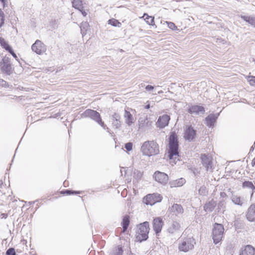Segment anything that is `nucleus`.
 <instances>
[{
	"mask_svg": "<svg viewBox=\"0 0 255 255\" xmlns=\"http://www.w3.org/2000/svg\"><path fill=\"white\" fill-rule=\"evenodd\" d=\"M205 112V109L203 106L198 105H193L189 107L188 112L190 114H195L199 115V114H203Z\"/></svg>",
	"mask_w": 255,
	"mask_h": 255,
	"instance_id": "obj_17",
	"label": "nucleus"
},
{
	"mask_svg": "<svg viewBox=\"0 0 255 255\" xmlns=\"http://www.w3.org/2000/svg\"><path fill=\"white\" fill-rule=\"evenodd\" d=\"M231 199L234 204L241 207L243 206L246 203L245 200L243 198L238 196L237 195L232 194L231 197Z\"/></svg>",
	"mask_w": 255,
	"mask_h": 255,
	"instance_id": "obj_20",
	"label": "nucleus"
},
{
	"mask_svg": "<svg viewBox=\"0 0 255 255\" xmlns=\"http://www.w3.org/2000/svg\"><path fill=\"white\" fill-rule=\"evenodd\" d=\"M196 135V130L194 129L192 126H188L184 133V138L189 141H191L193 140Z\"/></svg>",
	"mask_w": 255,
	"mask_h": 255,
	"instance_id": "obj_12",
	"label": "nucleus"
},
{
	"mask_svg": "<svg viewBox=\"0 0 255 255\" xmlns=\"http://www.w3.org/2000/svg\"><path fill=\"white\" fill-rule=\"evenodd\" d=\"M201 159L203 165L206 168V170H212L213 158L209 154H201Z\"/></svg>",
	"mask_w": 255,
	"mask_h": 255,
	"instance_id": "obj_10",
	"label": "nucleus"
},
{
	"mask_svg": "<svg viewBox=\"0 0 255 255\" xmlns=\"http://www.w3.org/2000/svg\"><path fill=\"white\" fill-rule=\"evenodd\" d=\"M178 141L177 135L172 132L169 138L168 156L170 159L173 158L174 156H178Z\"/></svg>",
	"mask_w": 255,
	"mask_h": 255,
	"instance_id": "obj_2",
	"label": "nucleus"
},
{
	"mask_svg": "<svg viewBox=\"0 0 255 255\" xmlns=\"http://www.w3.org/2000/svg\"><path fill=\"white\" fill-rule=\"evenodd\" d=\"M163 225V222L161 218H156L153 221V228L156 234L159 233Z\"/></svg>",
	"mask_w": 255,
	"mask_h": 255,
	"instance_id": "obj_14",
	"label": "nucleus"
},
{
	"mask_svg": "<svg viewBox=\"0 0 255 255\" xmlns=\"http://www.w3.org/2000/svg\"><path fill=\"white\" fill-rule=\"evenodd\" d=\"M145 109H148L150 108V105L149 104H147L146 105V106H145Z\"/></svg>",
	"mask_w": 255,
	"mask_h": 255,
	"instance_id": "obj_51",
	"label": "nucleus"
},
{
	"mask_svg": "<svg viewBox=\"0 0 255 255\" xmlns=\"http://www.w3.org/2000/svg\"><path fill=\"white\" fill-rule=\"evenodd\" d=\"M146 91H150L154 89V87L151 85H147L145 87Z\"/></svg>",
	"mask_w": 255,
	"mask_h": 255,
	"instance_id": "obj_47",
	"label": "nucleus"
},
{
	"mask_svg": "<svg viewBox=\"0 0 255 255\" xmlns=\"http://www.w3.org/2000/svg\"><path fill=\"white\" fill-rule=\"evenodd\" d=\"M79 10L81 12L82 15L84 16H86L87 15V12L84 10L83 9V8H81L80 10Z\"/></svg>",
	"mask_w": 255,
	"mask_h": 255,
	"instance_id": "obj_48",
	"label": "nucleus"
},
{
	"mask_svg": "<svg viewBox=\"0 0 255 255\" xmlns=\"http://www.w3.org/2000/svg\"><path fill=\"white\" fill-rule=\"evenodd\" d=\"M186 182L185 179L181 178L170 182L171 187H180Z\"/></svg>",
	"mask_w": 255,
	"mask_h": 255,
	"instance_id": "obj_26",
	"label": "nucleus"
},
{
	"mask_svg": "<svg viewBox=\"0 0 255 255\" xmlns=\"http://www.w3.org/2000/svg\"><path fill=\"white\" fill-rule=\"evenodd\" d=\"M220 196H221L222 198H225V197H227V194H226V193L225 192H221L220 193Z\"/></svg>",
	"mask_w": 255,
	"mask_h": 255,
	"instance_id": "obj_49",
	"label": "nucleus"
},
{
	"mask_svg": "<svg viewBox=\"0 0 255 255\" xmlns=\"http://www.w3.org/2000/svg\"><path fill=\"white\" fill-rule=\"evenodd\" d=\"M168 27L172 29V30H175L177 29V26L175 25V24L172 22H167Z\"/></svg>",
	"mask_w": 255,
	"mask_h": 255,
	"instance_id": "obj_41",
	"label": "nucleus"
},
{
	"mask_svg": "<svg viewBox=\"0 0 255 255\" xmlns=\"http://www.w3.org/2000/svg\"><path fill=\"white\" fill-rule=\"evenodd\" d=\"M195 242L192 237L184 239L179 245L178 249L180 251L187 252L193 249Z\"/></svg>",
	"mask_w": 255,
	"mask_h": 255,
	"instance_id": "obj_7",
	"label": "nucleus"
},
{
	"mask_svg": "<svg viewBox=\"0 0 255 255\" xmlns=\"http://www.w3.org/2000/svg\"><path fill=\"white\" fill-rule=\"evenodd\" d=\"M218 115L211 114L205 118V124L207 126L211 128L213 127L214 124L218 119Z\"/></svg>",
	"mask_w": 255,
	"mask_h": 255,
	"instance_id": "obj_19",
	"label": "nucleus"
},
{
	"mask_svg": "<svg viewBox=\"0 0 255 255\" xmlns=\"http://www.w3.org/2000/svg\"><path fill=\"white\" fill-rule=\"evenodd\" d=\"M246 217L249 222L255 221V203H253L249 206L246 212Z\"/></svg>",
	"mask_w": 255,
	"mask_h": 255,
	"instance_id": "obj_13",
	"label": "nucleus"
},
{
	"mask_svg": "<svg viewBox=\"0 0 255 255\" xmlns=\"http://www.w3.org/2000/svg\"><path fill=\"white\" fill-rule=\"evenodd\" d=\"M140 150L143 155L148 156L157 155L159 153V145L154 140L144 142Z\"/></svg>",
	"mask_w": 255,
	"mask_h": 255,
	"instance_id": "obj_1",
	"label": "nucleus"
},
{
	"mask_svg": "<svg viewBox=\"0 0 255 255\" xmlns=\"http://www.w3.org/2000/svg\"><path fill=\"white\" fill-rule=\"evenodd\" d=\"M89 24L87 22L82 23L80 26L81 33L83 35L86 34V31L88 28Z\"/></svg>",
	"mask_w": 255,
	"mask_h": 255,
	"instance_id": "obj_34",
	"label": "nucleus"
},
{
	"mask_svg": "<svg viewBox=\"0 0 255 255\" xmlns=\"http://www.w3.org/2000/svg\"><path fill=\"white\" fill-rule=\"evenodd\" d=\"M252 165L253 166H255V158L252 160Z\"/></svg>",
	"mask_w": 255,
	"mask_h": 255,
	"instance_id": "obj_50",
	"label": "nucleus"
},
{
	"mask_svg": "<svg viewBox=\"0 0 255 255\" xmlns=\"http://www.w3.org/2000/svg\"><path fill=\"white\" fill-rule=\"evenodd\" d=\"M4 20L5 15L4 12L2 11L1 9H0V22L2 24V25L4 24Z\"/></svg>",
	"mask_w": 255,
	"mask_h": 255,
	"instance_id": "obj_38",
	"label": "nucleus"
},
{
	"mask_svg": "<svg viewBox=\"0 0 255 255\" xmlns=\"http://www.w3.org/2000/svg\"><path fill=\"white\" fill-rule=\"evenodd\" d=\"M162 196L158 193L149 194L143 198V202L146 205H153L162 200Z\"/></svg>",
	"mask_w": 255,
	"mask_h": 255,
	"instance_id": "obj_8",
	"label": "nucleus"
},
{
	"mask_svg": "<svg viewBox=\"0 0 255 255\" xmlns=\"http://www.w3.org/2000/svg\"><path fill=\"white\" fill-rule=\"evenodd\" d=\"M123 252L122 247L118 246L110 252L109 255H123Z\"/></svg>",
	"mask_w": 255,
	"mask_h": 255,
	"instance_id": "obj_28",
	"label": "nucleus"
},
{
	"mask_svg": "<svg viewBox=\"0 0 255 255\" xmlns=\"http://www.w3.org/2000/svg\"><path fill=\"white\" fill-rule=\"evenodd\" d=\"M224 232V228L222 224L215 223L212 231V238L214 243L217 244L222 239Z\"/></svg>",
	"mask_w": 255,
	"mask_h": 255,
	"instance_id": "obj_5",
	"label": "nucleus"
},
{
	"mask_svg": "<svg viewBox=\"0 0 255 255\" xmlns=\"http://www.w3.org/2000/svg\"><path fill=\"white\" fill-rule=\"evenodd\" d=\"M125 147L127 151H131L132 149V143L130 142H128L125 144Z\"/></svg>",
	"mask_w": 255,
	"mask_h": 255,
	"instance_id": "obj_40",
	"label": "nucleus"
},
{
	"mask_svg": "<svg viewBox=\"0 0 255 255\" xmlns=\"http://www.w3.org/2000/svg\"><path fill=\"white\" fill-rule=\"evenodd\" d=\"M73 6L78 10H80L81 8H83L82 6V1L81 0H73L72 1Z\"/></svg>",
	"mask_w": 255,
	"mask_h": 255,
	"instance_id": "obj_31",
	"label": "nucleus"
},
{
	"mask_svg": "<svg viewBox=\"0 0 255 255\" xmlns=\"http://www.w3.org/2000/svg\"><path fill=\"white\" fill-rule=\"evenodd\" d=\"M180 228L181 226L179 223L177 222H173L171 226L168 228L167 231L168 233L171 234H174L180 231Z\"/></svg>",
	"mask_w": 255,
	"mask_h": 255,
	"instance_id": "obj_21",
	"label": "nucleus"
},
{
	"mask_svg": "<svg viewBox=\"0 0 255 255\" xmlns=\"http://www.w3.org/2000/svg\"><path fill=\"white\" fill-rule=\"evenodd\" d=\"M0 85L4 87H8V83L3 79H0Z\"/></svg>",
	"mask_w": 255,
	"mask_h": 255,
	"instance_id": "obj_44",
	"label": "nucleus"
},
{
	"mask_svg": "<svg viewBox=\"0 0 255 255\" xmlns=\"http://www.w3.org/2000/svg\"><path fill=\"white\" fill-rule=\"evenodd\" d=\"M242 186L243 188H248L253 190H255V186L251 181H245L243 183Z\"/></svg>",
	"mask_w": 255,
	"mask_h": 255,
	"instance_id": "obj_29",
	"label": "nucleus"
},
{
	"mask_svg": "<svg viewBox=\"0 0 255 255\" xmlns=\"http://www.w3.org/2000/svg\"><path fill=\"white\" fill-rule=\"evenodd\" d=\"M0 68L1 72L4 74L10 76L14 71V68L11 65L10 59L8 57L4 56L0 62Z\"/></svg>",
	"mask_w": 255,
	"mask_h": 255,
	"instance_id": "obj_6",
	"label": "nucleus"
},
{
	"mask_svg": "<svg viewBox=\"0 0 255 255\" xmlns=\"http://www.w3.org/2000/svg\"><path fill=\"white\" fill-rule=\"evenodd\" d=\"M129 217L128 215L125 216L123 217L122 222L121 223V225L123 227L122 233H125L127 231L128 227L129 224Z\"/></svg>",
	"mask_w": 255,
	"mask_h": 255,
	"instance_id": "obj_25",
	"label": "nucleus"
},
{
	"mask_svg": "<svg viewBox=\"0 0 255 255\" xmlns=\"http://www.w3.org/2000/svg\"><path fill=\"white\" fill-rule=\"evenodd\" d=\"M254 149V147L253 146H252L250 149V151L253 150Z\"/></svg>",
	"mask_w": 255,
	"mask_h": 255,
	"instance_id": "obj_52",
	"label": "nucleus"
},
{
	"mask_svg": "<svg viewBox=\"0 0 255 255\" xmlns=\"http://www.w3.org/2000/svg\"><path fill=\"white\" fill-rule=\"evenodd\" d=\"M2 26V24L0 22V27Z\"/></svg>",
	"mask_w": 255,
	"mask_h": 255,
	"instance_id": "obj_55",
	"label": "nucleus"
},
{
	"mask_svg": "<svg viewBox=\"0 0 255 255\" xmlns=\"http://www.w3.org/2000/svg\"><path fill=\"white\" fill-rule=\"evenodd\" d=\"M34 203H35V201L29 202V204H30V205L33 204H34Z\"/></svg>",
	"mask_w": 255,
	"mask_h": 255,
	"instance_id": "obj_54",
	"label": "nucleus"
},
{
	"mask_svg": "<svg viewBox=\"0 0 255 255\" xmlns=\"http://www.w3.org/2000/svg\"><path fill=\"white\" fill-rule=\"evenodd\" d=\"M32 50L36 54L41 55L46 50L45 45L39 40H36L31 46Z\"/></svg>",
	"mask_w": 255,
	"mask_h": 255,
	"instance_id": "obj_9",
	"label": "nucleus"
},
{
	"mask_svg": "<svg viewBox=\"0 0 255 255\" xmlns=\"http://www.w3.org/2000/svg\"><path fill=\"white\" fill-rule=\"evenodd\" d=\"M153 177L157 182L163 185L166 184L168 181V175L165 173L159 171L155 172Z\"/></svg>",
	"mask_w": 255,
	"mask_h": 255,
	"instance_id": "obj_11",
	"label": "nucleus"
},
{
	"mask_svg": "<svg viewBox=\"0 0 255 255\" xmlns=\"http://www.w3.org/2000/svg\"><path fill=\"white\" fill-rule=\"evenodd\" d=\"M170 118L167 115H163L159 117L157 122V124L160 128H164L168 126Z\"/></svg>",
	"mask_w": 255,
	"mask_h": 255,
	"instance_id": "obj_15",
	"label": "nucleus"
},
{
	"mask_svg": "<svg viewBox=\"0 0 255 255\" xmlns=\"http://www.w3.org/2000/svg\"><path fill=\"white\" fill-rule=\"evenodd\" d=\"M255 249L251 245H247L241 249L240 255H255Z\"/></svg>",
	"mask_w": 255,
	"mask_h": 255,
	"instance_id": "obj_16",
	"label": "nucleus"
},
{
	"mask_svg": "<svg viewBox=\"0 0 255 255\" xmlns=\"http://www.w3.org/2000/svg\"><path fill=\"white\" fill-rule=\"evenodd\" d=\"M108 23L114 26L120 27L122 26V23L118 20L115 18H112L108 20Z\"/></svg>",
	"mask_w": 255,
	"mask_h": 255,
	"instance_id": "obj_30",
	"label": "nucleus"
},
{
	"mask_svg": "<svg viewBox=\"0 0 255 255\" xmlns=\"http://www.w3.org/2000/svg\"><path fill=\"white\" fill-rule=\"evenodd\" d=\"M162 92L161 91V92H158V93H162Z\"/></svg>",
	"mask_w": 255,
	"mask_h": 255,
	"instance_id": "obj_56",
	"label": "nucleus"
},
{
	"mask_svg": "<svg viewBox=\"0 0 255 255\" xmlns=\"http://www.w3.org/2000/svg\"><path fill=\"white\" fill-rule=\"evenodd\" d=\"M241 18L245 21L255 27V17L247 15H241Z\"/></svg>",
	"mask_w": 255,
	"mask_h": 255,
	"instance_id": "obj_27",
	"label": "nucleus"
},
{
	"mask_svg": "<svg viewBox=\"0 0 255 255\" xmlns=\"http://www.w3.org/2000/svg\"><path fill=\"white\" fill-rule=\"evenodd\" d=\"M172 212L174 213L175 215L181 214L183 213L184 210L182 206L180 204H174L171 209Z\"/></svg>",
	"mask_w": 255,
	"mask_h": 255,
	"instance_id": "obj_24",
	"label": "nucleus"
},
{
	"mask_svg": "<svg viewBox=\"0 0 255 255\" xmlns=\"http://www.w3.org/2000/svg\"><path fill=\"white\" fill-rule=\"evenodd\" d=\"M254 145H255V142H254Z\"/></svg>",
	"mask_w": 255,
	"mask_h": 255,
	"instance_id": "obj_57",
	"label": "nucleus"
},
{
	"mask_svg": "<svg viewBox=\"0 0 255 255\" xmlns=\"http://www.w3.org/2000/svg\"><path fill=\"white\" fill-rule=\"evenodd\" d=\"M225 207H226V203H225V201L222 200V201H220L218 203V208H217L218 210V212H222V210L223 212L224 211Z\"/></svg>",
	"mask_w": 255,
	"mask_h": 255,
	"instance_id": "obj_35",
	"label": "nucleus"
},
{
	"mask_svg": "<svg viewBox=\"0 0 255 255\" xmlns=\"http://www.w3.org/2000/svg\"><path fill=\"white\" fill-rule=\"evenodd\" d=\"M124 119L125 120V123L128 126H130L134 122V119L132 115L127 110L125 111L124 113Z\"/></svg>",
	"mask_w": 255,
	"mask_h": 255,
	"instance_id": "obj_23",
	"label": "nucleus"
},
{
	"mask_svg": "<svg viewBox=\"0 0 255 255\" xmlns=\"http://www.w3.org/2000/svg\"><path fill=\"white\" fill-rule=\"evenodd\" d=\"M206 188L205 187H201L199 190V194L201 195H204L206 193Z\"/></svg>",
	"mask_w": 255,
	"mask_h": 255,
	"instance_id": "obj_46",
	"label": "nucleus"
},
{
	"mask_svg": "<svg viewBox=\"0 0 255 255\" xmlns=\"http://www.w3.org/2000/svg\"><path fill=\"white\" fill-rule=\"evenodd\" d=\"M15 252L14 248H10L6 252V255H15Z\"/></svg>",
	"mask_w": 255,
	"mask_h": 255,
	"instance_id": "obj_39",
	"label": "nucleus"
},
{
	"mask_svg": "<svg viewBox=\"0 0 255 255\" xmlns=\"http://www.w3.org/2000/svg\"><path fill=\"white\" fill-rule=\"evenodd\" d=\"M146 16L145 20L146 23L149 25H153L154 24V17L152 16H148L147 14H144L143 16Z\"/></svg>",
	"mask_w": 255,
	"mask_h": 255,
	"instance_id": "obj_32",
	"label": "nucleus"
},
{
	"mask_svg": "<svg viewBox=\"0 0 255 255\" xmlns=\"http://www.w3.org/2000/svg\"><path fill=\"white\" fill-rule=\"evenodd\" d=\"M62 193L63 194H65L66 195H72V194H79L80 193V192L67 189V190H65L62 191Z\"/></svg>",
	"mask_w": 255,
	"mask_h": 255,
	"instance_id": "obj_36",
	"label": "nucleus"
},
{
	"mask_svg": "<svg viewBox=\"0 0 255 255\" xmlns=\"http://www.w3.org/2000/svg\"><path fill=\"white\" fill-rule=\"evenodd\" d=\"M0 44L6 50H8V49L11 47V46L5 41L4 39L2 37H0Z\"/></svg>",
	"mask_w": 255,
	"mask_h": 255,
	"instance_id": "obj_33",
	"label": "nucleus"
},
{
	"mask_svg": "<svg viewBox=\"0 0 255 255\" xmlns=\"http://www.w3.org/2000/svg\"><path fill=\"white\" fill-rule=\"evenodd\" d=\"M137 172H138V175H139V177H140L141 176V174L140 172H138V171H137Z\"/></svg>",
	"mask_w": 255,
	"mask_h": 255,
	"instance_id": "obj_53",
	"label": "nucleus"
},
{
	"mask_svg": "<svg viewBox=\"0 0 255 255\" xmlns=\"http://www.w3.org/2000/svg\"><path fill=\"white\" fill-rule=\"evenodd\" d=\"M83 115L85 117H88L92 119L100 125L104 129H109V128L107 127L106 125H105L104 122L101 118L100 114L96 111L87 109L83 113Z\"/></svg>",
	"mask_w": 255,
	"mask_h": 255,
	"instance_id": "obj_4",
	"label": "nucleus"
},
{
	"mask_svg": "<svg viewBox=\"0 0 255 255\" xmlns=\"http://www.w3.org/2000/svg\"><path fill=\"white\" fill-rule=\"evenodd\" d=\"M9 53L11 54V55L16 59L17 60V57L16 55V54L14 52L12 47H11L8 49V50H7Z\"/></svg>",
	"mask_w": 255,
	"mask_h": 255,
	"instance_id": "obj_45",
	"label": "nucleus"
},
{
	"mask_svg": "<svg viewBox=\"0 0 255 255\" xmlns=\"http://www.w3.org/2000/svg\"><path fill=\"white\" fill-rule=\"evenodd\" d=\"M248 81L251 86H255V76L249 77Z\"/></svg>",
	"mask_w": 255,
	"mask_h": 255,
	"instance_id": "obj_42",
	"label": "nucleus"
},
{
	"mask_svg": "<svg viewBox=\"0 0 255 255\" xmlns=\"http://www.w3.org/2000/svg\"><path fill=\"white\" fill-rule=\"evenodd\" d=\"M149 231V223L144 222L139 224L137 227L136 232V238L140 242L145 241L148 238V234Z\"/></svg>",
	"mask_w": 255,
	"mask_h": 255,
	"instance_id": "obj_3",
	"label": "nucleus"
},
{
	"mask_svg": "<svg viewBox=\"0 0 255 255\" xmlns=\"http://www.w3.org/2000/svg\"><path fill=\"white\" fill-rule=\"evenodd\" d=\"M139 122L140 123L139 126L140 128L143 127L145 125L147 126L148 124V121H147V119H140Z\"/></svg>",
	"mask_w": 255,
	"mask_h": 255,
	"instance_id": "obj_37",
	"label": "nucleus"
},
{
	"mask_svg": "<svg viewBox=\"0 0 255 255\" xmlns=\"http://www.w3.org/2000/svg\"><path fill=\"white\" fill-rule=\"evenodd\" d=\"M112 124L114 128H119L122 125V122L121 121V116L117 113H114L111 118Z\"/></svg>",
	"mask_w": 255,
	"mask_h": 255,
	"instance_id": "obj_18",
	"label": "nucleus"
},
{
	"mask_svg": "<svg viewBox=\"0 0 255 255\" xmlns=\"http://www.w3.org/2000/svg\"><path fill=\"white\" fill-rule=\"evenodd\" d=\"M0 1L2 4L3 6V9L4 11H5L6 12H7V9H5L6 7H7V2L6 0H0Z\"/></svg>",
	"mask_w": 255,
	"mask_h": 255,
	"instance_id": "obj_43",
	"label": "nucleus"
},
{
	"mask_svg": "<svg viewBox=\"0 0 255 255\" xmlns=\"http://www.w3.org/2000/svg\"><path fill=\"white\" fill-rule=\"evenodd\" d=\"M217 205L216 201L213 199L209 201L204 206V209L207 212H211Z\"/></svg>",
	"mask_w": 255,
	"mask_h": 255,
	"instance_id": "obj_22",
	"label": "nucleus"
}]
</instances>
